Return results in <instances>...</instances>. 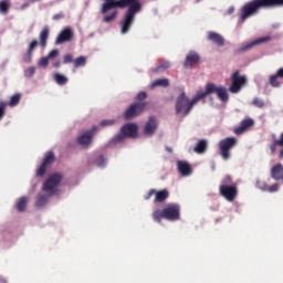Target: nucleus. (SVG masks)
<instances>
[{
  "label": "nucleus",
  "mask_w": 283,
  "mask_h": 283,
  "mask_svg": "<svg viewBox=\"0 0 283 283\" xmlns=\"http://www.w3.org/2000/svg\"><path fill=\"white\" fill-rule=\"evenodd\" d=\"M147 98V92H139L136 96V101H145Z\"/></svg>",
  "instance_id": "3c124183"
},
{
  "label": "nucleus",
  "mask_w": 283,
  "mask_h": 283,
  "mask_svg": "<svg viewBox=\"0 0 283 283\" xmlns=\"http://www.w3.org/2000/svg\"><path fill=\"white\" fill-rule=\"evenodd\" d=\"M252 104L254 105V107H259L260 109H262V107H264V101H262V99L259 98V97H255V98L252 101Z\"/></svg>",
  "instance_id": "37998d69"
},
{
  "label": "nucleus",
  "mask_w": 283,
  "mask_h": 283,
  "mask_svg": "<svg viewBox=\"0 0 283 283\" xmlns=\"http://www.w3.org/2000/svg\"><path fill=\"white\" fill-rule=\"evenodd\" d=\"M277 189H280V186H277V184H274L271 187L268 186L266 191H270V193H273V191H277Z\"/></svg>",
  "instance_id": "5fc2aeb1"
},
{
  "label": "nucleus",
  "mask_w": 283,
  "mask_h": 283,
  "mask_svg": "<svg viewBox=\"0 0 283 283\" xmlns=\"http://www.w3.org/2000/svg\"><path fill=\"white\" fill-rule=\"evenodd\" d=\"M53 67H61V61H55L53 63Z\"/></svg>",
  "instance_id": "13d9d810"
},
{
  "label": "nucleus",
  "mask_w": 283,
  "mask_h": 283,
  "mask_svg": "<svg viewBox=\"0 0 283 283\" xmlns=\"http://www.w3.org/2000/svg\"><path fill=\"white\" fill-rule=\"evenodd\" d=\"M56 56H59V50H52L51 52H49V54L46 55V57L50 59H56Z\"/></svg>",
  "instance_id": "864d4df0"
},
{
  "label": "nucleus",
  "mask_w": 283,
  "mask_h": 283,
  "mask_svg": "<svg viewBox=\"0 0 283 283\" xmlns=\"http://www.w3.org/2000/svg\"><path fill=\"white\" fill-rule=\"evenodd\" d=\"M95 165L97 167H105V165H107V160L105 159V157H103V155H101L99 157H97V159L95 160Z\"/></svg>",
  "instance_id": "a19ab883"
},
{
  "label": "nucleus",
  "mask_w": 283,
  "mask_h": 283,
  "mask_svg": "<svg viewBox=\"0 0 283 283\" xmlns=\"http://www.w3.org/2000/svg\"><path fill=\"white\" fill-rule=\"evenodd\" d=\"M138 7H128L126 13L119 22L120 25V34H127L134 25V21L136 20V14H138Z\"/></svg>",
  "instance_id": "20e7f679"
},
{
  "label": "nucleus",
  "mask_w": 283,
  "mask_h": 283,
  "mask_svg": "<svg viewBox=\"0 0 283 283\" xmlns=\"http://www.w3.org/2000/svg\"><path fill=\"white\" fill-rule=\"evenodd\" d=\"M118 17V11H113L111 12L109 14H106L104 18H103V23H114V21H116V18Z\"/></svg>",
  "instance_id": "c85d7f7f"
},
{
  "label": "nucleus",
  "mask_w": 283,
  "mask_h": 283,
  "mask_svg": "<svg viewBox=\"0 0 283 283\" xmlns=\"http://www.w3.org/2000/svg\"><path fill=\"white\" fill-rule=\"evenodd\" d=\"M20 102H21V94L17 93L10 97L8 105L9 107H17V105H19Z\"/></svg>",
  "instance_id": "2f4dec72"
},
{
  "label": "nucleus",
  "mask_w": 283,
  "mask_h": 283,
  "mask_svg": "<svg viewBox=\"0 0 283 283\" xmlns=\"http://www.w3.org/2000/svg\"><path fill=\"white\" fill-rule=\"evenodd\" d=\"M8 10H10V4L8 3V1H0V12H2V14H7Z\"/></svg>",
  "instance_id": "58836bf2"
},
{
  "label": "nucleus",
  "mask_w": 283,
  "mask_h": 283,
  "mask_svg": "<svg viewBox=\"0 0 283 283\" xmlns=\"http://www.w3.org/2000/svg\"><path fill=\"white\" fill-rule=\"evenodd\" d=\"M164 220H169L170 222H176V220H180V205L170 203L165 207Z\"/></svg>",
  "instance_id": "1a4fd4ad"
},
{
  "label": "nucleus",
  "mask_w": 283,
  "mask_h": 283,
  "mask_svg": "<svg viewBox=\"0 0 283 283\" xmlns=\"http://www.w3.org/2000/svg\"><path fill=\"white\" fill-rule=\"evenodd\" d=\"M6 107H7L6 102H0V120L6 116Z\"/></svg>",
  "instance_id": "49530a36"
},
{
  "label": "nucleus",
  "mask_w": 283,
  "mask_h": 283,
  "mask_svg": "<svg viewBox=\"0 0 283 283\" xmlns=\"http://www.w3.org/2000/svg\"><path fill=\"white\" fill-rule=\"evenodd\" d=\"M273 143L269 145V149L271 154H276L277 147L279 149V160H283V132L280 135V138H275V135H272Z\"/></svg>",
  "instance_id": "4468645a"
},
{
  "label": "nucleus",
  "mask_w": 283,
  "mask_h": 283,
  "mask_svg": "<svg viewBox=\"0 0 283 283\" xmlns=\"http://www.w3.org/2000/svg\"><path fill=\"white\" fill-rule=\"evenodd\" d=\"M48 171V164H41L40 167L36 170V176L39 178H43L45 176V172Z\"/></svg>",
  "instance_id": "c9c22d12"
},
{
  "label": "nucleus",
  "mask_w": 283,
  "mask_h": 283,
  "mask_svg": "<svg viewBox=\"0 0 283 283\" xmlns=\"http://www.w3.org/2000/svg\"><path fill=\"white\" fill-rule=\"evenodd\" d=\"M126 8H137V11L140 12V10H143V6L140 4V1L138 0H127Z\"/></svg>",
  "instance_id": "473e14b6"
},
{
  "label": "nucleus",
  "mask_w": 283,
  "mask_h": 283,
  "mask_svg": "<svg viewBox=\"0 0 283 283\" xmlns=\"http://www.w3.org/2000/svg\"><path fill=\"white\" fill-rule=\"evenodd\" d=\"M105 1L102 3L101 14H107L109 10H114L116 8H126L128 0H102Z\"/></svg>",
  "instance_id": "f8f14e48"
},
{
  "label": "nucleus",
  "mask_w": 283,
  "mask_h": 283,
  "mask_svg": "<svg viewBox=\"0 0 283 283\" xmlns=\"http://www.w3.org/2000/svg\"><path fill=\"white\" fill-rule=\"evenodd\" d=\"M280 77L275 74L270 76V85L272 87H280L282 85V83L279 80Z\"/></svg>",
  "instance_id": "f704fd0d"
},
{
  "label": "nucleus",
  "mask_w": 283,
  "mask_h": 283,
  "mask_svg": "<svg viewBox=\"0 0 283 283\" xmlns=\"http://www.w3.org/2000/svg\"><path fill=\"white\" fill-rule=\"evenodd\" d=\"M63 63H64V65H67L70 63H74V56L72 54H65L63 56Z\"/></svg>",
  "instance_id": "a18cd8bd"
},
{
  "label": "nucleus",
  "mask_w": 283,
  "mask_h": 283,
  "mask_svg": "<svg viewBox=\"0 0 283 283\" xmlns=\"http://www.w3.org/2000/svg\"><path fill=\"white\" fill-rule=\"evenodd\" d=\"M276 76H277L279 78H283V69H279V70H277Z\"/></svg>",
  "instance_id": "4d7b16f0"
},
{
  "label": "nucleus",
  "mask_w": 283,
  "mask_h": 283,
  "mask_svg": "<svg viewBox=\"0 0 283 283\" xmlns=\"http://www.w3.org/2000/svg\"><path fill=\"white\" fill-rule=\"evenodd\" d=\"M200 63V55L193 51H190L185 60L184 67H193Z\"/></svg>",
  "instance_id": "6ab92c4d"
},
{
  "label": "nucleus",
  "mask_w": 283,
  "mask_h": 283,
  "mask_svg": "<svg viewBox=\"0 0 283 283\" xmlns=\"http://www.w3.org/2000/svg\"><path fill=\"white\" fill-rule=\"evenodd\" d=\"M61 180H63V175L55 172L52 174L43 184L42 189L43 191H46V193H50L51 196H54L56 193V187L61 185Z\"/></svg>",
  "instance_id": "0eeeda50"
},
{
  "label": "nucleus",
  "mask_w": 283,
  "mask_h": 283,
  "mask_svg": "<svg viewBox=\"0 0 283 283\" xmlns=\"http://www.w3.org/2000/svg\"><path fill=\"white\" fill-rule=\"evenodd\" d=\"M53 81H55V83L57 85H66L69 78H67V76H65L61 73H54L53 74Z\"/></svg>",
  "instance_id": "a878e982"
},
{
  "label": "nucleus",
  "mask_w": 283,
  "mask_h": 283,
  "mask_svg": "<svg viewBox=\"0 0 283 283\" xmlns=\"http://www.w3.org/2000/svg\"><path fill=\"white\" fill-rule=\"evenodd\" d=\"M155 87H169V80L168 78H159L154 81L150 84V90H154Z\"/></svg>",
  "instance_id": "393cba45"
},
{
  "label": "nucleus",
  "mask_w": 283,
  "mask_h": 283,
  "mask_svg": "<svg viewBox=\"0 0 283 283\" xmlns=\"http://www.w3.org/2000/svg\"><path fill=\"white\" fill-rule=\"evenodd\" d=\"M24 63H32V53L27 51V53L23 55Z\"/></svg>",
  "instance_id": "09e8293b"
},
{
  "label": "nucleus",
  "mask_w": 283,
  "mask_h": 283,
  "mask_svg": "<svg viewBox=\"0 0 283 283\" xmlns=\"http://www.w3.org/2000/svg\"><path fill=\"white\" fill-rule=\"evenodd\" d=\"M281 6H283V0H251L239 10V23H244L250 17H255L262 9L266 10Z\"/></svg>",
  "instance_id": "f257e3e1"
},
{
  "label": "nucleus",
  "mask_w": 283,
  "mask_h": 283,
  "mask_svg": "<svg viewBox=\"0 0 283 283\" xmlns=\"http://www.w3.org/2000/svg\"><path fill=\"white\" fill-rule=\"evenodd\" d=\"M255 125V122L252 118L243 119L238 127L233 129L234 134L237 136H240L247 132V129H250V127H253Z\"/></svg>",
  "instance_id": "f3484780"
},
{
  "label": "nucleus",
  "mask_w": 283,
  "mask_h": 283,
  "mask_svg": "<svg viewBox=\"0 0 283 283\" xmlns=\"http://www.w3.org/2000/svg\"><path fill=\"white\" fill-rule=\"evenodd\" d=\"M27 207H28V197H21L17 202V210L25 211Z\"/></svg>",
  "instance_id": "7c9ffc66"
},
{
  "label": "nucleus",
  "mask_w": 283,
  "mask_h": 283,
  "mask_svg": "<svg viewBox=\"0 0 283 283\" xmlns=\"http://www.w3.org/2000/svg\"><path fill=\"white\" fill-rule=\"evenodd\" d=\"M199 94L201 95V99L207 98V96H209V94H217V97L222 103H227V101H229V93H227V87L217 86L213 83H208L206 85V91L205 92H199Z\"/></svg>",
  "instance_id": "7ed1b4c3"
},
{
  "label": "nucleus",
  "mask_w": 283,
  "mask_h": 283,
  "mask_svg": "<svg viewBox=\"0 0 283 283\" xmlns=\"http://www.w3.org/2000/svg\"><path fill=\"white\" fill-rule=\"evenodd\" d=\"M34 72H36V69L34 66H31L25 71V76L32 77L34 76Z\"/></svg>",
  "instance_id": "8fccbe9b"
},
{
  "label": "nucleus",
  "mask_w": 283,
  "mask_h": 283,
  "mask_svg": "<svg viewBox=\"0 0 283 283\" xmlns=\"http://www.w3.org/2000/svg\"><path fill=\"white\" fill-rule=\"evenodd\" d=\"M151 196H156V189H150L148 193L144 196V200H150Z\"/></svg>",
  "instance_id": "603ef678"
},
{
  "label": "nucleus",
  "mask_w": 283,
  "mask_h": 283,
  "mask_svg": "<svg viewBox=\"0 0 283 283\" xmlns=\"http://www.w3.org/2000/svg\"><path fill=\"white\" fill-rule=\"evenodd\" d=\"M95 132H98V126H93L91 130H87L85 134L81 135L77 138V143L80 145H90L92 143V138H94Z\"/></svg>",
  "instance_id": "dca6fc26"
},
{
  "label": "nucleus",
  "mask_w": 283,
  "mask_h": 283,
  "mask_svg": "<svg viewBox=\"0 0 283 283\" xmlns=\"http://www.w3.org/2000/svg\"><path fill=\"white\" fill-rule=\"evenodd\" d=\"M40 39V46L42 50H45L48 48V39H50V27H44L39 35Z\"/></svg>",
  "instance_id": "aec40b11"
},
{
  "label": "nucleus",
  "mask_w": 283,
  "mask_h": 283,
  "mask_svg": "<svg viewBox=\"0 0 283 283\" xmlns=\"http://www.w3.org/2000/svg\"><path fill=\"white\" fill-rule=\"evenodd\" d=\"M207 151V140L200 139L193 147L195 154H205Z\"/></svg>",
  "instance_id": "b1692460"
},
{
  "label": "nucleus",
  "mask_w": 283,
  "mask_h": 283,
  "mask_svg": "<svg viewBox=\"0 0 283 283\" xmlns=\"http://www.w3.org/2000/svg\"><path fill=\"white\" fill-rule=\"evenodd\" d=\"M36 48H39V41L32 40V41L29 43V46H28L27 52H31V54H32V53L36 50Z\"/></svg>",
  "instance_id": "ea45409f"
},
{
  "label": "nucleus",
  "mask_w": 283,
  "mask_h": 283,
  "mask_svg": "<svg viewBox=\"0 0 283 283\" xmlns=\"http://www.w3.org/2000/svg\"><path fill=\"white\" fill-rule=\"evenodd\" d=\"M199 101H202L200 92H197L191 101L188 98L185 92L180 93L175 105L176 114H181L182 118L189 116L193 109V105H196Z\"/></svg>",
  "instance_id": "f03ea898"
},
{
  "label": "nucleus",
  "mask_w": 283,
  "mask_h": 283,
  "mask_svg": "<svg viewBox=\"0 0 283 283\" xmlns=\"http://www.w3.org/2000/svg\"><path fill=\"white\" fill-rule=\"evenodd\" d=\"M233 12V9H230V13Z\"/></svg>",
  "instance_id": "052dcab7"
},
{
  "label": "nucleus",
  "mask_w": 283,
  "mask_h": 283,
  "mask_svg": "<svg viewBox=\"0 0 283 283\" xmlns=\"http://www.w3.org/2000/svg\"><path fill=\"white\" fill-rule=\"evenodd\" d=\"M177 168L181 176H191V165L189 163L179 160L177 161Z\"/></svg>",
  "instance_id": "412c9836"
},
{
  "label": "nucleus",
  "mask_w": 283,
  "mask_h": 283,
  "mask_svg": "<svg viewBox=\"0 0 283 283\" xmlns=\"http://www.w3.org/2000/svg\"><path fill=\"white\" fill-rule=\"evenodd\" d=\"M86 64H87V57H85L83 55L76 57L73 61V65H74L75 69L85 67Z\"/></svg>",
  "instance_id": "cd10ccee"
},
{
  "label": "nucleus",
  "mask_w": 283,
  "mask_h": 283,
  "mask_svg": "<svg viewBox=\"0 0 283 283\" xmlns=\"http://www.w3.org/2000/svg\"><path fill=\"white\" fill-rule=\"evenodd\" d=\"M219 193L222 198H226L228 202H233L238 198V185L233 184L231 186H220Z\"/></svg>",
  "instance_id": "9d476101"
},
{
  "label": "nucleus",
  "mask_w": 283,
  "mask_h": 283,
  "mask_svg": "<svg viewBox=\"0 0 283 283\" xmlns=\"http://www.w3.org/2000/svg\"><path fill=\"white\" fill-rule=\"evenodd\" d=\"M171 67V63L165 61L159 63V65L151 70L154 74H157L158 72H165V70H169Z\"/></svg>",
  "instance_id": "bb28decb"
},
{
  "label": "nucleus",
  "mask_w": 283,
  "mask_h": 283,
  "mask_svg": "<svg viewBox=\"0 0 283 283\" xmlns=\"http://www.w3.org/2000/svg\"><path fill=\"white\" fill-rule=\"evenodd\" d=\"M163 219H165V209L163 210H155L153 212V220H155V222H163Z\"/></svg>",
  "instance_id": "c756f323"
},
{
  "label": "nucleus",
  "mask_w": 283,
  "mask_h": 283,
  "mask_svg": "<svg viewBox=\"0 0 283 283\" xmlns=\"http://www.w3.org/2000/svg\"><path fill=\"white\" fill-rule=\"evenodd\" d=\"M256 187L259 189H262V191H266L269 189V185H266V182L260 181V180L256 181Z\"/></svg>",
  "instance_id": "de8ad7c7"
},
{
  "label": "nucleus",
  "mask_w": 283,
  "mask_h": 283,
  "mask_svg": "<svg viewBox=\"0 0 283 283\" xmlns=\"http://www.w3.org/2000/svg\"><path fill=\"white\" fill-rule=\"evenodd\" d=\"M45 205H48V196L45 195L38 196L35 207H45Z\"/></svg>",
  "instance_id": "72a5a7b5"
},
{
  "label": "nucleus",
  "mask_w": 283,
  "mask_h": 283,
  "mask_svg": "<svg viewBox=\"0 0 283 283\" xmlns=\"http://www.w3.org/2000/svg\"><path fill=\"white\" fill-rule=\"evenodd\" d=\"M167 198H169V190L163 189L160 191L155 192L154 202L155 203L165 202V200H167Z\"/></svg>",
  "instance_id": "5701e85b"
},
{
  "label": "nucleus",
  "mask_w": 283,
  "mask_h": 283,
  "mask_svg": "<svg viewBox=\"0 0 283 283\" xmlns=\"http://www.w3.org/2000/svg\"><path fill=\"white\" fill-rule=\"evenodd\" d=\"M232 84L229 87V92L231 94H238L242 86L247 83V77L240 75V71H237L231 76Z\"/></svg>",
  "instance_id": "9b49d317"
},
{
  "label": "nucleus",
  "mask_w": 283,
  "mask_h": 283,
  "mask_svg": "<svg viewBox=\"0 0 283 283\" xmlns=\"http://www.w3.org/2000/svg\"><path fill=\"white\" fill-rule=\"evenodd\" d=\"M116 120L114 119H103L101 122V127H111L112 125H115Z\"/></svg>",
  "instance_id": "c03bdc74"
},
{
  "label": "nucleus",
  "mask_w": 283,
  "mask_h": 283,
  "mask_svg": "<svg viewBox=\"0 0 283 283\" xmlns=\"http://www.w3.org/2000/svg\"><path fill=\"white\" fill-rule=\"evenodd\" d=\"M122 134L116 135L113 138V143H123L125 138H136L138 136V125L126 124L120 128Z\"/></svg>",
  "instance_id": "423d86ee"
},
{
  "label": "nucleus",
  "mask_w": 283,
  "mask_h": 283,
  "mask_svg": "<svg viewBox=\"0 0 283 283\" xmlns=\"http://www.w3.org/2000/svg\"><path fill=\"white\" fill-rule=\"evenodd\" d=\"M59 19H63V13H57L53 15V21H59Z\"/></svg>",
  "instance_id": "6e6d98bb"
},
{
  "label": "nucleus",
  "mask_w": 283,
  "mask_h": 283,
  "mask_svg": "<svg viewBox=\"0 0 283 283\" xmlns=\"http://www.w3.org/2000/svg\"><path fill=\"white\" fill-rule=\"evenodd\" d=\"M231 185H233V179L231 178V176L227 175L222 179L220 187H231Z\"/></svg>",
  "instance_id": "4c0bfd02"
},
{
  "label": "nucleus",
  "mask_w": 283,
  "mask_h": 283,
  "mask_svg": "<svg viewBox=\"0 0 283 283\" xmlns=\"http://www.w3.org/2000/svg\"><path fill=\"white\" fill-rule=\"evenodd\" d=\"M147 102H137L132 104L124 113V117L126 120H129V118H136V116H140L143 112H145V107H147Z\"/></svg>",
  "instance_id": "6e6552de"
},
{
  "label": "nucleus",
  "mask_w": 283,
  "mask_h": 283,
  "mask_svg": "<svg viewBox=\"0 0 283 283\" xmlns=\"http://www.w3.org/2000/svg\"><path fill=\"white\" fill-rule=\"evenodd\" d=\"M238 145V139L235 137H227L219 143L220 156L223 160H229L231 158V150Z\"/></svg>",
  "instance_id": "39448f33"
},
{
  "label": "nucleus",
  "mask_w": 283,
  "mask_h": 283,
  "mask_svg": "<svg viewBox=\"0 0 283 283\" xmlns=\"http://www.w3.org/2000/svg\"><path fill=\"white\" fill-rule=\"evenodd\" d=\"M74 39V31L70 28L63 29L55 39V45H61L63 43H69Z\"/></svg>",
  "instance_id": "2eb2a0df"
},
{
  "label": "nucleus",
  "mask_w": 283,
  "mask_h": 283,
  "mask_svg": "<svg viewBox=\"0 0 283 283\" xmlns=\"http://www.w3.org/2000/svg\"><path fill=\"white\" fill-rule=\"evenodd\" d=\"M166 151H168L169 154H171L174 151V149L171 147H166Z\"/></svg>",
  "instance_id": "bf43d9fd"
},
{
  "label": "nucleus",
  "mask_w": 283,
  "mask_h": 283,
  "mask_svg": "<svg viewBox=\"0 0 283 283\" xmlns=\"http://www.w3.org/2000/svg\"><path fill=\"white\" fill-rule=\"evenodd\" d=\"M53 161H54V153L49 151V153H46L42 163L44 165H52Z\"/></svg>",
  "instance_id": "e433bc0d"
},
{
  "label": "nucleus",
  "mask_w": 283,
  "mask_h": 283,
  "mask_svg": "<svg viewBox=\"0 0 283 283\" xmlns=\"http://www.w3.org/2000/svg\"><path fill=\"white\" fill-rule=\"evenodd\" d=\"M208 41H212L216 45L222 46L224 45V38L220 35V33H216L213 31L208 32Z\"/></svg>",
  "instance_id": "4be33fe9"
},
{
  "label": "nucleus",
  "mask_w": 283,
  "mask_h": 283,
  "mask_svg": "<svg viewBox=\"0 0 283 283\" xmlns=\"http://www.w3.org/2000/svg\"><path fill=\"white\" fill-rule=\"evenodd\" d=\"M38 65L39 67H46L48 65H50V57L49 56L41 57Z\"/></svg>",
  "instance_id": "79ce46f5"
},
{
  "label": "nucleus",
  "mask_w": 283,
  "mask_h": 283,
  "mask_svg": "<svg viewBox=\"0 0 283 283\" xmlns=\"http://www.w3.org/2000/svg\"><path fill=\"white\" fill-rule=\"evenodd\" d=\"M271 41V36L259 38L250 43H243L241 48L235 50V54H244V52H249V50H253L255 45H261V43H266Z\"/></svg>",
  "instance_id": "ddd939ff"
},
{
  "label": "nucleus",
  "mask_w": 283,
  "mask_h": 283,
  "mask_svg": "<svg viewBox=\"0 0 283 283\" xmlns=\"http://www.w3.org/2000/svg\"><path fill=\"white\" fill-rule=\"evenodd\" d=\"M156 129H158V120H156V117H149L144 127V134L146 136H154V134H156Z\"/></svg>",
  "instance_id": "a211bd4d"
}]
</instances>
